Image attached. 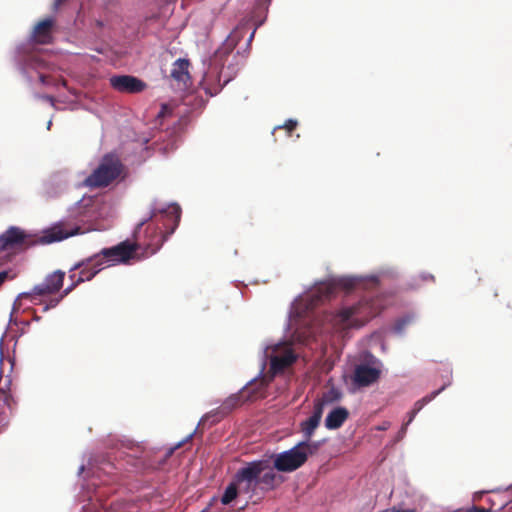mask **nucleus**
<instances>
[{
	"instance_id": "obj_1",
	"label": "nucleus",
	"mask_w": 512,
	"mask_h": 512,
	"mask_svg": "<svg viewBox=\"0 0 512 512\" xmlns=\"http://www.w3.org/2000/svg\"><path fill=\"white\" fill-rule=\"evenodd\" d=\"M124 174L125 166L120 158L116 154L108 153L101 158L98 166L84 180V184L92 189L105 188Z\"/></svg>"
},
{
	"instance_id": "obj_2",
	"label": "nucleus",
	"mask_w": 512,
	"mask_h": 512,
	"mask_svg": "<svg viewBox=\"0 0 512 512\" xmlns=\"http://www.w3.org/2000/svg\"><path fill=\"white\" fill-rule=\"evenodd\" d=\"M318 449V443L301 441L289 450L273 456V468L279 472H293L302 467L309 455Z\"/></svg>"
},
{
	"instance_id": "obj_3",
	"label": "nucleus",
	"mask_w": 512,
	"mask_h": 512,
	"mask_svg": "<svg viewBox=\"0 0 512 512\" xmlns=\"http://www.w3.org/2000/svg\"><path fill=\"white\" fill-rule=\"evenodd\" d=\"M359 364L354 365V392L377 384L383 374V362L370 352H363L358 357Z\"/></svg>"
},
{
	"instance_id": "obj_4",
	"label": "nucleus",
	"mask_w": 512,
	"mask_h": 512,
	"mask_svg": "<svg viewBox=\"0 0 512 512\" xmlns=\"http://www.w3.org/2000/svg\"><path fill=\"white\" fill-rule=\"evenodd\" d=\"M394 293H382L374 297H364L354 305V329L362 327L380 312L394 303Z\"/></svg>"
},
{
	"instance_id": "obj_5",
	"label": "nucleus",
	"mask_w": 512,
	"mask_h": 512,
	"mask_svg": "<svg viewBox=\"0 0 512 512\" xmlns=\"http://www.w3.org/2000/svg\"><path fill=\"white\" fill-rule=\"evenodd\" d=\"M269 468L268 460H256L246 463L233 477L239 485L240 493L252 494L259 485V476Z\"/></svg>"
},
{
	"instance_id": "obj_6",
	"label": "nucleus",
	"mask_w": 512,
	"mask_h": 512,
	"mask_svg": "<svg viewBox=\"0 0 512 512\" xmlns=\"http://www.w3.org/2000/svg\"><path fill=\"white\" fill-rule=\"evenodd\" d=\"M342 283L331 281L320 282L311 288L302 298L301 302L305 306V311L313 310L324 301L332 298L340 288Z\"/></svg>"
},
{
	"instance_id": "obj_7",
	"label": "nucleus",
	"mask_w": 512,
	"mask_h": 512,
	"mask_svg": "<svg viewBox=\"0 0 512 512\" xmlns=\"http://www.w3.org/2000/svg\"><path fill=\"white\" fill-rule=\"evenodd\" d=\"M139 248V243L125 240L115 246L103 248L102 255H104L106 260L112 265L119 263L127 264L133 259H140V257L137 256Z\"/></svg>"
},
{
	"instance_id": "obj_8",
	"label": "nucleus",
	"mask_w": 512,
	"mask_h": 512,
	"mask_svg": "<svg viewBox=\"0 0 512 512\" xmlns=\"http://www.w3.org/2000/svg\"><path fill=\"white\" fill-rule=\"evenodd\" d=\"M64 278L65 273L61 270H57L47 275L42 283L35 285L31 292L23 293L22 296L36 303L35 299L37 296L50 295L58 292L63 286Z\"/></svg>"
},
{
	"instance_id": "obj_9",
	"label": "nucleus",
	"mask_w": 512,
	"mask_h": 512,
	"mask_svg": "<svg viewBox=\"0 0 512 512\" xmlns=\"http://www.w3.org/2000/svg\"><path fill=\"white\" fill-rule=\"evenodd\" d=\"M76 270H79V273H78V277L74 281V283H72L69 287H67L64 290L63 294L61 295V297L59 299H52L50 301V304L46 305L43 308V311H47L50 307H56L58 305V303L60 302V300L63 297L67 296L71 291H73L76 286H78L80 283H83L85 281H90L95 277V274L92 272L90 266H88L85 259L74 264L69 272H73Z\"/></svg>"
},
{
	"instance_id": "obj_10",
	"label": "nucleus",
	"mask_w": 512,
	"mask_h": 512,
	"mask_svg": "<svg viewBox=\"0 0 512 512\" xmlns=\"http://www.w3.org/2000/svg\"><path fill=\"white\" fill-rule=\"evenodd\" d=\"M110 85L121 93H140L147 87L144 81L131 75L112 76Z\"/></svg>"
},
{
	"instance_id": "obj_11",
	"label": "nucleus",
	"mask_w": 512,
	"mask_h": 512,
	"mask_svg": "<svg viewBox=\"0 0 512 512\" xmlns=\"http://www.w3.org/2000/svg\"><path fill=\"white\" fill-rule=\"evenodd\" d=\"M27 238L26 233L15 226L8 228L0 235V250H12L21 247Z\"/></svg>"
},
{
	"instance_id": "obj_12",
	"label": "nucleus",
	"mask_w": 512,
	"mask_h": 512,
	"mask_svg": "<svg viewBox=\"0 0 512 512\" xmlns=\"http://www.w3.org/2000/svg\"><path fill=\"white\" fill-rule=\"evenodd\" d=\"M80 230L79 226H68L61 222L45 231L43 239L46 243L62 241L70 236L77 235Z\"/></svg>"
},
{
	"instance_id": "obj_13",
	"label": "nucleus",
	"mask_w": 512,
	"mask_h": 512,
	"mask_svg": "<svg viewBox=\"0 0 512 512\" xmlns=\"http://www.w3.org/2000/svg\"><path fill=\"white\" fill-rule=\"evenodd\" d=\"M55 25L53 18H46L38 22L32 32L31 39L36 44H50L53 40L52 32Z\"/></svg>"
},
{
	"instance_id": "obj_14",
	"label": "nucleus",
	"mask_w": 512,
	"mask_h": 512,
	"mask_svg": "<svg viewBox=\"0 0 512 512\" xmlns=\"http://www.w3.org/2000/svg\"><path fill=\"white\" fill-rule=\"evenodd\" d=\"M296 359L297 356L294 351L289 347H285L282 353L270 357V370L273 375L281 373L290 367Z\"/></svg>"
},
{
	"instance_id": "obj_15",
	"label": "nucleus",
	"mask_w": 512,
	"mask_h": 512,
	"mask_svg": "<svg viewBox=\"0 0 512 512\" xmlns=\"http://www.w3.org/2000/svg\"><path fill=\"white\" fill-rule=\"evenodd\" d=\"M157 214H165L172 222H173V227L170 231V234L173 233L174 229L177 227L179 221H180V214H181V211H180V207L178 205H170L168 206L166 209H163V210H158V209H153L152 210V213L150 215L149 218L147 219H144L142 221H140L138 224H137V227L134 231V237L137 239V234L139 233L140 229L150 220L152 219L153 217H155Z\"/></svg>"
},
{
	"instance_id": "obj_16",
	"label": "nucleus",
	"mask_w": 512,
	"mask_h": 512,
	"mask_svg": "<svg viewBox=\"0 0 512 512\" xmlns=\"http://www.w3.org/2000/svg\"><path fill=\"white\" fill-rule=\"evenodd\" d=\"M269 385V380L266 378L254 379L246 387L242 389L245 395V400L253 402L257 399L266 397V390Z\"/></svg>"
},
{
	"instance_id": "obj_17",
	"label": "nucleus",
	"mask_w": 512,
	"mask_h": 512,
	"mask_svg": "<svg viewBox=\"0 0 512 512\" xmlns=\"http://www.w3.org/2000/svg\"><path fill=\"white\" fill-rule=\"evenodd\" d=\"M14 405L15 401L11 394L0 390V433L8 427Z\"/></svg>"
},
{
	"instance_id": "obj_18",
	"label": "nucleus",
	"mask_w": 512,
	"mask_h": 512,
	"mask_svg": "<svg viewBox=\"0 0 512 512\" xmlns=\"http://www.w3.org/2000/svg\"><path fill=\"white\" fill-rule=\"evenodd\" d=\"M189 66L190 63L186 59H177L172 66L170 76L173 80L178 82L179 84H183V86H187L190 81L189 74Z\"/></svg>"
},
{
	"instance_id": "obj_19",
	"label": "nucleus",
	"mask_w": 512,
	"mask_h": 512,
	"mask_svg": "<svg viewBox=\"0 0 512 512\" xmlns=\"http://www.w3.org/2000/svg\"><path fill=\"white\" fill-rule=\"evenodd\" d=\"M448 384L442 385L438 390L433 391L429 395L424 396L420 400L416 401L414 404V408L409 412V418L407 422L403 425L402 431L405 432L406 427L413 421L416 414L430 401L436 398L446 387Z\"/></svg>"
},
{
	"instance_id": "obj_20",
	"label": "nucleus",
	"mask_w": 512,
	"mask_h": 512,
	"mask_svg": "<svg viewBox=\"0 0 512 512\" xmlns=\"http://www.w3.org/2000/svg\"><path fill=\"white\" fill-rule=\"evenodd\" d=\"M349 412L347 409L338 407L334 408L325 419V426L327 429H338L342 426L344 421L348 418Z\"/></svg>"
},
{
	"instance_id": "obj_21",
	"label": "nucleus",
	"mask_w": 512,
	"mask_h": 512,
	"mask_svg": "<svg viewBox=\"0 0 512 512\" xmlns=\"http://www.w3.org/2000/svg\"><path fill=\"white\" fill-rule=\"evenodd\" d=\"M146 234L149 236V240H147L144 244L146 249L150 250V253H155L162 243L165 240V236L162 233H158V229L156 227L147 226Z\"/></svg>"
},
{
	"instance_id": "obj_22",
	"label": "nucleus",
	"mask_w": 512,
	"mask_h": 512,
	"mask_svg": "<svg viewBox=\"0 0 512 512\" xmlns=\"http://www.w3.org/2000/svg\"><path fill=\"white\" fill-rule=\"evenodd\" d=\"M354 292L360 288L365 289H376L382 285V278L378 275H372L367 277L354 276Z\"/></svg>"
},
{
	"instance_id": "obj_23",
	"label": "nucleus",
	"mask_w": 512,
	"mask_h": 512,
	"mask_svg": "<svg viewBox=\"0 0 512 512\" xmlns=\"http://www.w3.org/2000/svg\"><path fill=\"white\" fill-rule=\"evenodd\" d=\"M247 400H245V395L244 393L241 391L240 393H237V394H233L231 396H229L223 403L222 405L220 406V410L223 414H228L230 413L234 408L242 405L244 402H246Z\"/></svg>"
},
{
	"instance_id": "obj_24",
	"label": "nucleus",
	"mask_w": 512,
	"mask_h": 512,
	"mask_svg": "<svg viewBox=\"0 0 512 512\" xmlns=\"http://www.w3.org/2000/svg\"><path fill=\"white\" fill-rule=\"evenodd\" d=\"M509 492L506 491L504 493H495L491 498H489L490 507L487 509L488 512L501 510L506 507L509 503Z\"/></svg>"
},
{
	"instance_id": "obj_25",
	"label": "nucleus",
	"mask_w": 512,
	"mask_h": 512,
	"mask_svg": "<svg viewBox=\"0 0 512 512\" xmlns=\"http://www.w3.org/2000/svg\"><path fill=\"white\" fill-rule=\"evenodd\" d=\"M88 266H90L92 272L95 274V276L104 269L105 264L109 263L106 260V257L102 255V250L88 258H85Z\"/></svg>"
},
{
	"instance_id": "obj_26",
	"label": "nucleus",
	"mask_w": 512,
	"mask_h": 512,
	"mask_svg": "<svg viewBox=\"0 0 512 512\" xmlns=\"http://www.w3.org/2000/svg\"><path fill=\"white\" fill-rule=\"evenodd\" d=\"M320 421L315 419L314 417L310 416L307 420L301 422L300 424V431L304 435L303 441L310 442L311 437L313 436L315 430L319 426Z\"/></svg>"
},
{
	"instance_id": "obj_27",
	"label": "nucleus",
	"mask_w": 512,
	"mask_h": 512,
	"mask_svg": "<svg viewBox=\"0 0 512 512\" xmlns=\"http://www.w3.org/2000/svg\"><path fill=\"white\" fill-rule=\"evenodd\" d=\"M277 484V475L274 473L273 468L269 465V468L265 470L259 476V485H263L265 489H273Z\"/></svg>"
},
{
	"instance_id": "obj_28",
	"label": "nucleus",
	"mask_w": 512,
	"mask_h": 512,
	"mask_svg": "<svg viewBox=\"0 0 512 512\" xmlns=\"http://www.w3.org/2000/svg\"><path fill=\"white\" fill-rule=\"evenodd\" d=\"M238 493H240L239 485L234 480H232V482L226 487V489L222 495V498H221L222 504H224V505L230 504L233 500L236 499V497L238 496Z\"/></svg>"
},
{
	"instance_id": "obj_29",
	"label": "nucleus",
	"mask_w": 512,
	"mask_h": 512,
	"mask_svg": "<svg viewBox=\"0 0 512 512\" xmlns=\"http://www.w3.org/2000/svg\"><path fill=\"white\" fill-rule=\"evenodd\" d=\"M341 397L340 392L335 387H330L326 391L323 392L320 399L326 403L327 405H331L337 402Z\"/></svg>"
},
{
	"instance_id": "obj_30",
	"label": "nucleus",
	"mask_w": 512,
	"mask_h": 512,
	"mask_svg": "<svg viewBox=\"0 0 512 512\" xmlns=\"http://www.w3.org/2000/svg\"><path fill=\"white\" fill-rule=\"evenodd\" d=\"M352 318V307H346L342 309L336 316V320L338 323H341L345 326L350 325V319Z\"/></svg>"
},
{
	"instance_id": "obj_31",
	"label": "nucleus",
	"mask_w": 512,
	"mask_h": 512,
	"mask_svg": "<svg viewBox=\"0 0 512 512\" xmlns=\"http://www.w3.org/2000/svg\"><path fill=\"white\" fill-rule=\"evenodd\" d=\"M327 404L324 403L320 398L317 399L314 403V407H313V413H312V417H314L315 419L321 421V418H322V415H323V411H324V407L326 406Z\"/></svg>"
},
{
	"instance_id": "obj_32",
	"label": "nucleus",
	"mask_w": 512,
	"mask_h": 512,
	"mask_svg": "<svg viewBox=\"0 0 512 512\" xmlns=\"http://www.w3.org/2000/svg\"><path fill=\"white\" fill-rule=\"evenodd\" d=\"M193 435H194V433H190L184 440L180 441L175 446H173L170 449H168L167 452L164 455V460L169 458L175 452V450H177L180 447H182L184 445V443L189 442L192 439Z\"/></svg>"
},
{
	"instance_id": "obj_33",
	"label": "nucleus",
	"mask_w": 512,
	"mask_h": 512,
	"mask_svg": "<svg viewBox=\"0 0 512 512\" xmlns=\"http://www.w3.org/2000/svg\"><path fill=\"white\" fill-rule=\"evenodd\" d=\"M298 125V122L296 120H293V119H288L284 125L282 126H277L275 127L274 130H278V129H285L288 133V135L290 136L291 133L296 129Z\"/></svg>"
},
{
	"instance_id": "obj_34",
	"label": "nucleus",
	"mask_w": 512,
	"mask_h": 512,
	"mask_svg": "<svg viewBox=\"0 0 512 512\" xmlns=\"http://www.w3.org/2000/svg\"><path fill=\"white\" fill-rule=\"evenodd\" d=\"M410 323V318H403L396 323L395 329L401 332L407 324Z\"/></svg>"
},
{
	"instance_id": "obj_35",
	"label": "nucleus",
	"mask_w": 512,
	"mask_h": 512,
	"mask_svg": "<svg viewBox=\"0 0 512 512\" xmlns=\"http://www.w3.org/2000/svg\"><path fill=\"white\" fill-rule=\"evenodd\" d=\"M465 512H488V510L483 507L473 506L472 508L466 510Z\"/></svg>"
},
{
	"instance_id": "obj_36",
	"label": "nucleus",
	"mask_w": 512,
	"mask_h": 512,
	"mask_svg": "<svg viewBox=\"0 0 512 512\" xmlns=\"http://www.w3.org/2000/svg\"><path fill=\"white\" fill-rule=\"evenodd\" d=\"M8 278V272L7 271H1L0 272V286L5 282V280Z\"/></svg>"
},
{
	"instance_id": "obj_37",
	"label": "nucleus",
	"mask_w": 512,
	"mask_h": 512,
	"mask_svg": "<svg viewBox=\"0 0 512 512\" xmlns=\"http://www.w3.org/2000/svg\"><path fill=\"white\" fill-rule=\"evenodd\" d=\"M343 287L349 291L351 288H352V278L350 279H347L344 284H343Z\"/></svg>"
},
{
	"instance_id": "obj_38",
	"label": "nucleus",
	"mask_w": 512,
	"mask_h": 512,
	"mask_svg": "<svg viewBox=\"0 0 512 512\" xmlns=\"http://www.w3.org/2000/svg\"><path fill=\"white\" fill-rule=\"evenodd\" d=\"M47 78H48V77H47L46 75H44V74H41V75L39 76V79H40L41 83H43V84H48V80H47Z\"/></svg>"
},
{
	"instance_id": "obj_39",
	"label": "nucleus",
	"mask_w": 512,
	"mask_h": 512,
	"mask_svg": "<svg viewBox=\"0 0 512 512\" xmlns=\"http://www.w3.org/2000/svg\"><path fill=\"white\" fill-rule=\"evenodd\" d=\"M78 274H76L74 271L70 272L69 278L71 279L72 283L77 279Z\"/></svg>"
},
{
	"instance_id": "obj_40",
	"label": "nucleus",
	"mask_w": 512,
	"mask_h": 512,
	"mask_svg": "<svg viewBox=\"0 0 512 512\" xmlns=\"http://www.w3.org/2000/svg\"><path fill=\"white\" fill-rule=\"evenodd\" d=\"M391 512H416L415 509H407V510H392Z\"/></svg>"
},
{
	"instance_id": "obj_41",
	"label": "nucleus",
	"mask_w": 512,
	"mask_h": 512,
	"mask_svg": "<svg viewBox=\"0 0 512 512\" xmlns=\"http://www.w3.org/2000/svg\"><path fill=\"white\" fill-rule=\"evenodd\" d=\"M424 279H429V280L434 281V276L429 274V275L425 276Z\"/></svg>"
},
{
	"instance_id": "obj_42",
	"label": "nucleus",
	"mask_w": 512,
	"mask_h": 512,
	"mask_svg": "<svg viewBox=\"0 0 512 512\" xmlns=\"http://www.w3.org/2000/svg\"><path fill=\"white\" fill-rule=\"evenodd\" d=\"M254 34H255V31H253L250 36H249V39H248V42H251L253 37H254Z\"/></svg>"
},
{
	"instance_id": "obj_43",
	"label": "nucleus",
	"mask_w": 512,
	"mask_h": 512,
	"mask_svg": "<svg viewBox=\"0 0 512 512\" xmlns=\"http://www.w3.org/2000/svg\"><path fill=\"white\" fill-rule=\"evenodd\" d=\"M62 0H58L55 5L58 6L61 3Z\"/></svg>"
},
{
	"instance_id": "obj_44",
	"label": "nucleus",
	"mask_w": 512,
	"mask_h": 512,
	"mask_svg": "<svg viewBox=\"0 0 512 512\" xmlns=\"http://www.w3.org/2000/svg\"><path fill=\"white\" fill-rule=\"evenodd\" d=\"M379 429L384 430L386 429L385 425H382V427H379Z\"/></svg>"
},
{
	"instance_id": "obj_45",
	"label": "nucleus",
	"mask_w": 512,
	"mask_h": 512,
	"mask_svg": "<svg viewBox=\"0 0 512 512\" xmlns=\"http://www.w3.org/2000/svg\"><path fill=\"white\" fill-rule=\"evenodd\" d=\"M147 467L148 468H155L152 464H149Z\"/></svg>"
},
{
	"instance_id": "obj_46",
	"label": "nucleus",
	"mask_w": 512,
	"mask_h": 512,
	"mask_svg": "<svg viewBox=\"0 0 512 512\" xmlns=\"http://www.w3.org/2000/svg\"><path fill=\"white\" fill-rule=\"evenodd\" d=\"M47 99H49V100H51V101H52V100H53V97H51V96H47Z\"/></svg>"
}]
</instances>
